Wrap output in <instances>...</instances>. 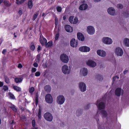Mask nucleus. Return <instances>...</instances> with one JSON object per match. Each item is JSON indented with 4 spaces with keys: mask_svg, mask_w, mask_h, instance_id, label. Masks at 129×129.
Wrapping results in <instances>:
<instances>
[{
    "mask_svg": "<svg viewBox=\"0 0 129 129\" xmlns=\"http://www.w3.org/2000/svg\"><path fill=\"white\" fill-rule=\"evenodd\" d=\"M5 82L7 84H9L10 83V81L8 78L7 77H5Z\"/></svg>",
    "mask_w": 129,
    "mask_h": 129,
    "instance_id": "obj_34",
    "label": "nucleus"
},
{
    "mask_svg": "<svg viewBox=\"0 0 129 129\" xmlns=\"http://www.w3.org/2000/svg\"><path fill=\"white\" fill-rule=\"evenodd\" d=\"M41 49V47L40 46H38L37 48V51L39 52Z\"/></svg>",
    "mask_w": 129,
    "mask_h": 129,
    "instance_id": "obj_53",
    "label": "nucleus"
},
{
    "mask_svg": "<svg viewBox=\"0 0 129 129\" xmlns=\"http://www.w3.org/2000/svg\"><path fill=\"white\" fill-rule=\"evenodd\" d=\"M52 42L51 41H50L47 43L45 44V46L46 47H49L51 46L52 45Z\"/></svg>",
    "mask_w": 129,
    "mask_h": 129,
    "instance_id": "obj_28",
    "label": "nucleus"
},
{
    "mask_svg": "<svg viewBox=\"0 0 129 129\" xmlns=\"http://www.w3.org/2000/svg\"><path fill=\"white\" fill-rule=\"evenodd\" d=\"M82 110L80 109H78L77 111L76 114L78 116H80L82 114Z\"/></svg>",
    "mask_w": 129,
    "mask_h": 129,
    "instance_id": "obj_29",
    "label": "nucleus"
},
{
    "mask_svg": "<svg viewBox=\"0 0 129 129\" xmlns=\"http://www.w3.org/2000/svg\"><path fill=\"white\" fill-rule=\"evenodd\" d=\"M9 95L10 98L12 99H15V97L14 96L13 94L11 93H9Z\"/></svg>",
    "mask_w": 129,
    "mask_h": 129,
    "instance_id": "obj_38",
    "label": "nucleus"
},
{
    "mask_svg": "<svg viewBox=\"0 0 129 129\" xmlns=\"http://www.w3.org/2000/svg\"><path fill=\"white\" fill-rule=\"evenodd\" d=\"M40 75V73L39 72H37L35 74L36 76L37 77L39 76Z\"/></svg>",
    "mask_w": 129,
    "mask_h": 129,
    "instance_id": "obj_45",
    "label": "nucleus"
},
{
    "mask_svg": "<svg viewBox=\"0 0 129 129\" xmlns=\"http://www.w3.org/2000/svg\"><path fill=\"white\" fill-rule=\"evenodd\" d=\"M101 0H93L94 2H100Z\"/></svg>",
    "mask_w": 129,
    "mask_h": 129,
    "instance_id": "obj_58",
    "label": "nucleus"
},
{
    "mask_svg": "<svg viewBox=\"0 0 129 129\" xmlns=\"http://www.w3.org/2000/svg\"><path fill=\"white\" fill-rule=\"evenodd\" d=\"M34 66V67H37L38 66V64L36 62L34 63L33 64Z\"/></svg>",
    "mask_w": 129,
    "mask_h": 129,
    "instance_id": "obj_52",
    "label": "nucleus"
},
{
    "mask_svg": "<svg viewBox=\"0 0 129 129\" xmlns=\"http://www.w3.org/2000/svg\"><path fill=\"white\" fill-rule=\"evenodd\" d=\"M77 37L78 39L80 40L83 41L84 39V36L81 33H78L77 34Z\"/></svg>",
    "mask_w": 129,
    "mask_h": 129,
    "instance_id": "obj_22",
    "label": "nucleus"
},
{
    "mask_svg": "<svg viewBox=\"0 0 129 129\" xmlns=\"http://www.w3.org/2000/svg\"><path fill=\"white\" fill-rule=\"evenodd\" d=\"M45 99L46 102L48 104H51L53 102L52 97L50 94H47L46 95Z\"/></svg>",
    "mask_w": 129,
    "mask_h": 129,
    "instance_id": "obj_6",
    "label": "nucleus"
},
{
    "mask_svg": "<svg viewBox=\"0 0 129 129\" xmlns=\"http://www.w3.org/2000/svg\"><path fill=\"white\" fill-rule=\"evenodd\" d=\"M116 79V77H114L113 78V81H115V79Z\"/></svg>",
    "mask_w": 129,
    "mask_h": 129,
    "instance_id": "obj_61",
    "label": "nucleus"
},
{
    "mask_svg": "<svg viewBox=\"0 0 129 129\" xmlns=\"http://www.w3.org/2000/svg\"><path fill=\"white\" fill-rule=\"evenodd\" d=\"M13 89L17 91H21V88L20 87L16 86H14L13 87Z\"/></svg>",
    "mask_w": 129,
    "mask_h": 129,
    "instance_id": "obj_26",
    "label": "nucleus"
},
{
    "mask_svg": "<svg viewBox=\"0 0 129 129\" xmlns=\"http://www.w3.org/2000/svg\"><path fill=\"white\" fill-rule=\"evenodd\" d=\"M19 13L20 14H22V11L21 10H19Z\"/></svg>",
    "mask_w": 129,
    "mask_h": 129,
    "instance_id": "obj_63",
    "label": "nucleus"
},
{
    "mask_svg": "<svg viewBox=\"0 0 129 129\" xmlns=\"http://www.w3.org/2000/svg\"><path fill=\"white\" fill-rule=\"evenodd\" d=\"M98 128L99 129H103V127L102 126H99L98 127Z\"/></svg>",
    "mask_w": 129,
    "mask_h": 129,
    "instance_id": "obj_57",
    "label": "nucleus"
},
{
    "mask_svg": "<svg viewBox=\"0 0 129 129\" xmlns=\"http://www.w3.org/2000/svg\"><path fill=\"white\" fill-rule=\"evenodd\" d=\"M65 29L66 31L68 32H72L73 31L72 27L69 25H66L65 26Z\"/></svg>",
    "mask_w": 129,
    "mask_h": 129,
    "instance_id": "obj_21",
    "label": "nucleus"
},
{
    "mask_svg": "<svg viewBox=\"0 0 129 129\" xmlns=\"http://www.w3.org/2000/svg\"><path fill=\"white\" fill-rule=\"evenodd\" d=\"M2 89L4 90L5 91H6L8 89V87L7 86L5 85L3 86Z\"/></svg>",
    "mask_w": 129,
    "mask_h": 129,
    "instance_id": "obj_35",
    "label": "nucleus"
},
{
    "mask_svg": "<svg viewBox=\"0 0 129 129\" xmlns=\"http://www.w3.org/2000/svg\"><path fill=\"white\" fill-rule=\"evenodd\" d=\"M60 59L61 61L64 63H67L69 61L68 56L65 54H62L60 56Z\"/></svg>",
    "mask_w": 129,
    "mask_h": 129,
    "instance_id": "obj_5",
    "label": "nucleus"
},
{
    "mask_svg": "<svg viewBox=\"0 0 129 129\" xmlns=\"http://www.w3.org/2000/svg\"><path fill=\"white\" fill-rule=\"evenodd\" d=\"M117 7L118 9H121L123 8V6L121 4H119L117 5Z\"/></svg>",
    "mask_w": 129,
    "mask_h": 129,
    "instance_id": "obj_37",
    "label": "nucleus"
},
{
    "mask_svg": "<svg viewBox=\"0 0 129 129\" xmlns=\"http://www.w3.org/2000/svg\"><path fill=\"white\" fill-rule=\"evenodd\" d=\"M62 72L65 74L68 75L69 74L71 71V69L70 67L64 65L62 67Z\"/></svg>",
    "mask_w": 129,
    "mask_h": 129,
    "instance_id": "obj_4",
    "label": "nucleus"
},
{
    "mask_svg": "<svg viewBox=\"0 0 129 129\" xmlns=\"http://www.w3.org/2000/svg\"><path fill=\"white\" fill-rule=\"evenodd\" d=\"M128 72L127 70H125L123 72V73L124 74H126Z\"/></svg>",
    "mask_w": 129,
    "mask_h": 129,
    "instance_id": "obj_56",
    "label": "nucleus"
},
{
    "mask_svg": "<svg viewBox=\"0 0 129 129\" xmlns=\"http://www.w3.org/2000/svg\"><path fill=\"white\" fill-rule=\"evenodd\" d=\"M23 79L21 78H16L15 79V81L16 83H18L21 82L22 81Z\"/></svg>",
    "mask_w": 129,
    "mask_h": 129,
    "instance_id": "obj_25",
    "label": "nucleus"
},
{
    "mask_svg": "<svg viewBox=\"0 0 129 129\" xmlns=\"http://www.w3.org/2000/svg\"><path fill=\"white\" fill-rule=\"evenodd\" d=\"M79 50L81 52H88L90 50V48L86 46H83L80 47Z\"/></svg>",
    "mask_w": 129,
    "mask_h": 129,
    "instance_id": "obj_16",
    "label": "nucleus"
},
{
    "mask_svg": "<svg viewBox=\"0 0 129 129\" xmlns=\"http://www.w3.org/2000/svg\"><path fill=\"white\" fill-rule=\"evenodd\" d=\"M69 21L71 23L76 24L78 22V19L76 17L74 18V16H71L69 18Z\"/></svg>",
    "mask_w": 129,
    "mask_h": 129,
    "instance_id": "obj_17",
    "label": "nucleus"
},
{
    "mask_svg": "<svg viewBox=\"0 0 129 129\" xmlns=\"http://www.w3.org/2000/svg\"><path fill=\"white\" fill-rule=\"evenodd\" d=\"M38 117L40 119L41 117V112L40 110H39L38 113Z\"/></svg>",
    "mask_w": 129,
    "mask_h": 129,
    "instance_id": "obj_47",
    "label": "nucleus"
},
{
    "mask_svg": "<svg viewBox=\"0 0 129 129\" xmlns=\"http://www.w3.org/2000/svg\"><path fill=\"white\" fill-rule=\"evenodd\" d=\"M88 70L87 68H82L81 69L80 71V75L82 76H85L87 75Z\"/></svg>",
    "mask_w": 129,
    "mask_h": 129,
    "instance_id": "obj_13",
    "label": "nucleus"
},
{
    "mask_svg": "<svg viewBox=\"0 0 129 129\" xmlns=\"http://www.w3.org/2000/svg\"><path fill=\"white\" fill-rule=\"evenodd\" d=\"M10 108L14 111L16 112L17 111V109L15 106L14 105H12Z\"/></svg>",
    "mask_w": 129,
    "mask_h": 129,
    "instance_id": "obj_36",
    "label": "nucleus"
},
{
    "mask_svg": "<svg viewBox=\"0 0 129 129\" xmlns=\"http://www.w3.org/2000/svg\"><path fill=\"white\" fill-rule=\"evenodd\" d=\"M58 24V21H55V27H56V26Z\"/></svg>",
    "mask_w": 129,
    "mask_h": 129,
    "instance_id": "obj_62",
    "label": "nucleus"
},
{
    "mask_svg": "<svg viewBox=\"0 0 129 129\" xmlns=\"http://www.w3.org/2000/svg\"><path fill=\"white\" fill-rule=\"evenodd\" d=\"M55 21H58V19L56 17H55Z\"/></svg>",
    "mask_w": 129,
    "mask_h": 129,
    "instance_id": "obj_60",
    "label": "nucleus"
},
{
    "mask_svg": "<svg viewBox=\"0 0 129 129\" xmlns=\"http://www.w3.org/2000/svg\"><path fill=\"white\" fill-rule=\"evenodd\" d=\"M45 119L49 121H51L53 119V117L51 114L50 113L47 112L44 115Z\"/></svg>",
    "mask_w": 129,
    "mask_h": 129,
    "instance_id": "obj_11",
    "label": "nucleus"
},
{
    "mask_svg": "<svg viewBox=\"0 0 129 129\" xmlns=\"http://www.w3.org/2000/svg\"><path fill=\"white\" fill-rule=\"evenodd\" d=\"M56 9L58 12H60L61 11V8L60 7H57L56 8Z\"/></svg>",
    "mask_w": 129,
    "mask_h": 129,
    "instance_id": "obj_42",
    "label": "nucleus"
},
{
    "mask_svg": "<svg viewBox=\"0 0 129 129\" xmlns=\"http://www.w3.org/2000/svg\"><path fill=\"white\" fill-rule=\"evenodd\" d=\"M36 69L34 68H32L31 71L32 72H35L36 71Z\"/></svg>",
    "mask_w": 129,
    "mask_h": 129,
    "instance_id": "obj_49",
    "label": "nucleus"
},
{
    "mask_svg": "<svg viewBox=\"0 0 129 129\" xmlns=\"http://www.w3.org/2000/svg\"><path fill=\"white\" fill-rule=\"evenodd\" d=\"M87 30L88 33L90 35L93 34L95 32V29L93 27L89 26L87 27Z\"/></svg>",
    "mask_w": 129,
    "mask_h": 129,
    "instance_id": "obj_9",
    "label": "nucleus"
},
{
    "mask_svg": "<svg viewBox=\"0 0 129 129\" xmlns=\"http://www.w3.org/2000/svg\"><path fill=\"white\" fill-rule=\"evenodd\" d=\"M26 0H21L19 1L18 0H16V3L17 4H21L23 3Z\"/></svg>",
    "mask_w": 129,
    "mask_h": 129,
    "instance_id": "obj_31",
    "label": "nucleus"
},
{
    "mask_svg": "<svg viewBox=\"0 0 129 129\" xmlns=\"http://www.w3.org/2000/svg\"><path fill=\"white\" fill-rule=\"evenodd\" d=\"M65 101V97L63 95H59L56 98V101L58 105H61L63 104L64 103Z\"/></svg>",
    "mask_w": 129,
    "mask_h": 129,
    "instance_id": "obj_2",
    "label": "nucleus"
},
{
    "mask_svg": "<svg viewBox=\"0 0 129 129\" xmlns=\"http://www.w3.org/2000/svg\"><path fill=\"white\" fill-rule=\"evenodd\" d=\"M79 87L80 91L82 92L85 91L86 90V85L83 82H81L79 83Z\"/></svg>",
    "mask_w": 129,
    "mask_h": 129,
    "instance_id": "obj_8",
    "label": "nucleus"
},
{
    "mask_svg": "<svg viewBox=\"0 0 129 129\" xmlns=\"http://www.w3.org/2000/svg\"><path fill=\"white\" fill-rule=\"evenodd\" d=\"M102 42L104 43L107 45L111 44L113 42L112 39L108 37H104L102 39Z\"/></svg>",
    "mask_w": 129,
    "mask_h": 129,
    "instance_id": "obj_3",
    "label": "nucleus"
},
{
    "mask_svg": "<svg viewBox=\"0 0 129 129\" xmlns=\"http://www.w3.org/2000/svg\"><path fill=\"white\" fill-rule=\"evenodd\" d=\"M107 11L108 13L112 16L116 15L117 13L115 9L112 7L109 8L108 9Z\"/></svg>",
    "mask_w": 129,
    "mask_h": 129,
    "instance_id": "obj_10",
    "label": "nucleus"
},
{
    "mask_svg": "<svg viewBox=\"0 0 129 129\" xmlns=\"http://www.w3.org/2000/svg\"><path fill=\"white\" fill-rule=\"evenodd\" d=\"M59 34L58 33H57L55 36V40L56 41L57 40L59 37Z\"/></svg>",
    "mask_w": 129,
    "mask_h": 129,
    "instance_id": "obj_40",
    "label": "nucleus"
},
{
    "mask_svg": "<svg viewBox=\"0 0 129 129\" xmlns=\"http://www.w3.org/2000/svg\"><path fill=\"white\" fill-rule=\"evenodd\" d=\"M40 42L41 44L43 45L45 44L47 42L46 39L44 38L42 36H40Z\"/></svg>",
    "mask_w": 129,
    "mask_h": 129,
    "instance_id": "obj_19",
    "label": "nucleus"
},
{
    "mask_svg": "<svg viewBox=\"0 0 129 129\" xmlns=\"http://www.w3.org/2000/svg\"><path fill=\"white\" fill-rule=\"evenodd\" d=\"M51 89L50 86L48 85H46L44 87L45 91L47 93L50 92L51 90Z\"/></svg>",
    "mask_w": 129,
    "mask_h": 129,
    "instance_id": "obj_24",
    "label": "nucleus"
},
{
    "mask_svg": "<svg viewBox=\"0 0 129 129\" xmlns=\"http://www.w3.org/2000/svg\"><path fill=\"white\" fill-rule=\"evenodd\" d=\"M123 45L127 47H129V39L127 38H124L123 41Z\"/></svg>",
    "mask_w": 129,
    "mask_h": 129,
    "instance_id": "obj_20",
    "label": "nucleus"
},
{
    "mask_svg": "<svg viewBox=\"0 0 129 129\" xmlns=\"http://www.w3.org/2000/svg\"><path fill=\"white\" fill-rule=\"evenodd\" d=\"M31 129H38L37 127H34L33 128H32Z\"/></svg>",
    "mask_w": 129,
    "mask_h": 129,
    "instance_id": "obj_64",
    "label": "nucleus"
},
{
    "mask_svg": "<svg viewBox=\"0 0 129 129\" xmlns=\"http://www.w3.org/2000/svg\"><path fill=\"white\" fill-rule=\"evenodd\" d=\"M33 6L32 0H29L28 2V7L30 9L32 8Z\"/></svg>",
    "mask_w": 129,
    "mask_h": 129,
    "instance_id": "obj_27",
    "label": "nucleus"
},
{
    "mask_svg": "<svg viewBox=\"0 0 129 129\" xmlns=\"http://www.w3.org/2000/svg\"><path fill=\"white\" fill-rule=\"evenodd\" d=\"M97 79L100 81H102L103 79V76L100 75H98L96 77Z\"/></svg>",
    "mask_w": 129,
    "mask_h": 129,
    "instance_id": "obj_33",
    "label": "nucleus"
},
{
    "mask_svg": "<svg viewBox=\"0 0 129 129\" xmlns=\"http://www.w3.org/2000/svg\"><path fill=\"white\" fill-rule=\"evenodd\" d=\"M70 45L73 47H77L78 43L77 41L75 39H72L70 42Z\"/></svg>",
    "mask_w": 129,
    "mask_h": 129,
    "instance_id": "obj_18",
    "label": "nucleus"
},
{
    "mask_svg": "<svg viewBox=\"0 0 129 129\" xmlns=\"http://www.w3.org/2000/svg\"><path fill=\"white\" fill-rule=\"evenodd\" d=\"M18 67L19 68H21L22 67V66L21 64L19 63L18 64Z\"/></svg>",
    "mask_w": 129,
    "mask_h": 129,
    "instance_id": "obj_50",
    "label": "nucleus"
},
{
    "mask_svg": "<svg viewBox=\"0 0 129 129\" xmlns=\"http://www.w3.org/2000/svg\"><path fill=\"white\" fill-rule=\"evenodd\" d=\"M38 96L37 95H36V103H38Z\"/></svg>",
    "mask_w": 129,
    "mask_h": 129,
    "instance_id": "obj_51",
    "label": "nucleus"
},
{
    "mask_svg": "<svg viewBox=\"0 0 129 129\" xmlns=\"http://www.w3.org/2000/svg\"><path fill=\"white\" fill-rule=\"evenodd\" d=\"M89 105H87V106L85 107V108L86 109H88V108H89Z\"/></svg>",
    "mask_w": 129,
    "mask_h": 129,
    "instance_id": "obj_59",
    "label": "nucleus"
},
{
    "mask_svg": "<svg viewBox=\"0 0 129 129\" xmlns=\"http://www.w3.org/2000/svg\"><path fill=\"white\" fill-rule=\"evenodd\" d=\"M30 48L31 50L33 51L35 49V46L34 45L32 44L31 45Z\"/></svg>",
    "mask_w": 129,
    "mask_h": 129,
    "instance_id": "obj_44",
    "label": "nucleus"
},
{
    "mask_svg": "<svg viewBox=\"0 0 129 129\" xmlns=\"http://www.w3.org/2000/svg\"><path fill=\"white\" fill-rule=\"evenodd\" d=\"M96 52L98 55L102 57H105L106 55V52L102 50H98Z\"/></svg>",
    "mask_w": 129,
    "mask_h": 129,
    "instance_id": "obj_15",
    "label": "nucleus"
},
{
    "mask_svg": "<svg viewBox=\"0 0 129 129\" xmlns=\"http://www.w3.org/2000/svg\"><path fill=\"white\" fill-rule=\"evenodd\" d=\"M6 52V50L5 49H4L2 51V53L4 54Z\"/></svg>",
    "mask_w": 129,
    "mask_h": 129,
    "instance_id": "obj_55",
    "label": "nucleus"
},
{
    "mask_svg": "<svg viewBox=\"0 0 129 129\" xmlns=\"http://www.w3.org/2000/svg\"><path fill=\"white\" fill-rule=\"evenodd\" d=\"M86 64L88 66L92 67H94L96 65V63L94 61L91 60H88L86 62Z\"/></svg>",
    "mask_w": 129,
    "mask_h": 129,
    "instance_id": "obj_14",
    "label": "nucleus"
},
{
    "mask_svg": "<svg viewBox=\"0 0 129 129\" xmlns=\"http://www.w3.org/2000/svg\"><path fill=\"white\" fill-rule=\"evenodd\" d=\"M32 123L33 127H35L36 125V122L35 120H33Z\"/></svg>",
    "mask_w": 129,
    "mask_h": 129,
    "instance_id": "obj_46",
    "label": "nucleus"
},
{
    "mask_svg": "<svg viewBox=\"0 0 129 129\" xmlns=\"http://www.w3.org/2000/svg\"><path fill=\"white\" fill-rule=\"evenodd\" d=\"M88 5L86 4H83L81 5L79 7V9L81 10H85L87 8Z\"/></svg>",
    "mask_w": 129,
    "mask_h": 129,
    "instance_id": "obj_23",
    "label": "nucleus"
},
{
    "mask_svg": "<svg viewBox=\"0 0 129 129\" xmlns=\"http://www.w3.org/2000/svg\"><path fill=\"white\" fill-rule=\"evenodd\" d=\"M34 87H31L29 89V92L30 93H32L34 91Z\"/></svg>",
    "mask_w": 129,
    "mask_h": 129,
    "instance_id": "obj_41",
    "label": "nucleus"
},
{
    "mask_svg": "<svg viewBox=\"0 0 129 129\" xmlns=\"http://www.w3.org/2000/svg\"><path fill=\"white\" fill-rule=\"evenodd\" d=\"M38 13H36V14H34V15L33 18L34 20H35L37 18V16L38 15Z\"/></svg>",
    "mask_w": 129,
    "mask_h": 129,
    "instance_id": "obj_43",
    "label": "nucleus"
},
{
    "mask_svg": "<svg viewBox=\"0 0 129 129\" xmlns=\"http://www.w3.org/2000/svg\"><path fill=\"white\" fill-rule=\"evenodd\" d=\"M96 105L98 108L100 110H101V113L103 116L104 117H106L108 116V114L107 112L103 110L105 107V104L103 102L99 100H98Z\"/></svg>",
    "mask_w": 129,
    "mask_h": 129,
    "instance_id": "obj_1",
    "label": "nucleus"
},
{
    "mask_svg": "<svg viewBox=\"0 0 129 129\" xmlns=\"http://www.w3.org/2000/svg\"><path fill=\"white\" fill-rule=\"evenodd\" d=\"M40 58V54H38L36 58V61L37 62H39Z\"/></svg>",
    "mask_w": 129,
    "mask_h": 129,
    "instance_id": "obj_32",
    "label": "nucleus"
},
{
    "mask_svg": "<svg viewBox=\"0 0 129 129\" xmlns=\"http://www.w3.org/2000/svg\"><path fill=\"white\" fill-rule=\"evenodd\" d=\"M124 16L125 17H129V13L128 12L125 13L124 14Z\"/></svg>",
    "mask_w": 129,
    "mask_h": 129,
    "instance_id": "obj_48",
    "label": "nucleus"
},
{
    "mask_svg": "<svg viewBox=\"0 0 129 129\" xmlns=\"http://www.w3.org/2000/svg\"><path fill=\"white\" fill-rule=\"evenodd\" d=\"M3 85V83L2 82H0V87H2Z\"/></svg>",
    "mask_w": 129,
    "mask_h": 129,
    "instance_id": "obj_54",
    "label": "nucleus"
},
{
    "mask_svg": "<svg viewBox=\"0 0 129 129\" xmlns=\"http://www.w3.org/2000/svg\"><path fill=\"white\" fill-rule=\"evenodd\" d=\"M123 93V91L121 88H118L116 89L115 91V94L117 96H119L122 95Z\"/></svg>",
    "mask_w": 129,
    "mask_h": 129,
    "instance_id": "obj_12",
    "label": "nucleus"
},
{
    "mask_svg": "<svg viewBox=\"0 0 129 129\" xmlns=\"http://www.w3.org/2000/svg\"><path fill=\"white\" fill-rule=\"evenodd\" d=\"M4 4L7 7L11 5L9 2L6 1L4 2Z\"/></svg>",
    "mask_w": 129,
    "mask_h": 129,
    "instance_id": "obj_30",
    "label": "nucleus"
},
{
    "mask_svg": "<svg viewBox=\"0 0 129 129\" xmlns=\"http://www.w3.org/2000/svg\"><path fill=\"white\" fill-rule=\"evenodd\" d=\"M115 53L117 56H121L123 54V51L121 48L118 47L115 49Z\"/></svg>",
    "mask_w": 129,
    "mask_h": 129,
    "instance_id": "obj_7",
    "label": "nucleus"
},
{
    "mask_svg": "<svg viewBox=\"0 0 129 129\" xmlns=\"http://www.w3.org/2000/svg\"><path fill=\"white\" fill-rule=\"evenodd\" d=\"M99 116V115L98 114H97L94 117V118L96 119L97 122H98V121L99 120V119L98 118Z\"/></svg>",
    "mask_w": 129,
    "mask_h": 129,
    "instance_id": "obj_39",
    "label": "nucleus"
}]
</instances>
